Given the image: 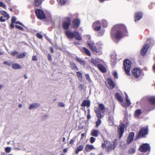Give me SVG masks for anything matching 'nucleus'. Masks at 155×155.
<instances>
[{
    "instance_id": "f257e3e1",
    "label": "nucleus",
    "mask_w": 155,
    "mask_h": 155,
    "mask_svg": "<svg viewBox=\"0 0 155 155\" xmlns=\"http://www.w3.org/2000/svg\"><path fill=\"white\" fill-rule=\"evenodd\" d=\"M127 32L126 28L122 24H117L112 28L111 37L114 40L118 41Z\"/></svg>"
},
{
    "instance_id": "f03ea898",
    "label": "nucleus",
    "mask_w": 155,
    "mask_h": 155,
    "mask_svg": "<svg viewBox=\"0 0 155 155\" xmlns=\"http://www.w3.org/2000/svg\"><path fill=\"white\" fill-rule=\"evenodd\" d=\"M87 43L90 49L93 51L97 52H101L103 45L101 42L97 43L96 46L95 45L94 42L91 41H88Z\"/></svg>"
},
{
    "instance_id": "7ed1b4c3",
    "label": "nucleus",
    "mask_w": 155,
    "mask_h": 155,
    "mask_svg": "<svg viewBox=\"0 0 155 155\" xmlns=\"http://www.w3.org/2000/svg\"><path fill=\"white\" fill-rule=\"evenodd\" d=\"M117 144V140H114L111 143L105 140L102 143V146L103 148H105L107 150H109L114 149Z\"/></svg>"
},
{
    "instance_id": "20e7f679",
    "label": "nucleus",
    "mask_w": 155,
    "mask_h": 155,
    "mask_svg": "<svg viewBox=\"0 0 155 155\" xmlns=\"http://www.w3.org/2000/svg\"><path fill=\"white\" fill-rule=\"evenodd\" d=\"M101 23L100 21L97 20L94 22L92 25V28L95 31H99L100 30L98 33L99 36H102L104 33L105 30L104 29H101Z\"/></svg>"
},
{
    "instance_id": "39448f33",
    "label": "nucleus",
    "mask_w": 155,
    "mask_h": 155,
    "mask_svg": "<svg viewBox=\"0 0 155 155\" xmlns=\"http://www.w3.org/2000/svg\"><path fill=\"white\" fill-rule=\"evenodd\" d=\"M126 95V103L123 102V99L122 97L118 93H117L115 94V96L117 99L120 102L122 103L121 105L123 107H127L129 106L131 103L128 99V96L127 94H125Z\"/></svg>"
},
{
    "instance_id": "423d86ee",
    "label": "nucleus",
    "mask_w": 155,
    "mask_h": 155,
    "mask_svg": "<svg viewBox=\"0 0 155 155\" xmlns=\"http://www.w3.org/2000/svg\"><path fill=\"white\" fill-rule=\"evenodd\" d=\"M132 63L129 60L126 59L124 62V65L125 72L127 75H130V70Z\"/></svg>"
},
{
    "instance_id": "0eeeda50",
    "label": "nucleus",
    "mask_w": 155,
    "mask_h": 155,
    "mask_svg": "<svg viewBox=\"0 0 155 155\" xmlns=\"http://www.w3.org/2000/svg\"><path fill=\"white\" fill-rule=\"evenodd\" d=\"M94 110L97 117V120L96 122V125L97 127H98L101 123V119L104 117V116L101 113L100 110L97 107H95Z\"/></svg>"
},
{
    "instance_id": "6e6552de",
    "label": "nucleus",
    "mask_w": 155,
    "mask_h": 155,
    "mask_svg": "<svg viewBox=\"0 0 155 155\" xmlns=\"http://www.w3.org/2000/svg\"><path fill=\"white\" fill-rule=\"evenodd\" d=\"M71 24V19L69 17L64 18L62 22L63 28L66 30L68 29Z\"/></svg>"
},
{
    "instance_id": "1a4fd4ad",
    "label": "nucleus",
    "mask_w": 155,
    "mask_h": 155,
    "mask_svg": "<svg viewBox=\"0 0 155 155\" xmlns=\"http://www.w3.org/2000/svg\"><path fill=\"white\" fill-rule=\"evenodd\" d=\"M148 130L147 128L145 127H142L139 132L137 137L139 138L144 137L145 135L148 134Z\"/></svg>"
},
{
    "instance_id": "9d476101",
    "label": "nucleus",
    "mask_w": 155,
    "mask_h": 155,
    "mask_svg": "<svg viewBox=\"0 0 155 155\" xmlns=\"http://www.w3.org/2000/svg\"><path fill=\"white\" fill-rule=\"evenodd\" d=\"M35 13L37 18L40 19H44L45 18V15L43 11L40 9H37L35 10Z\"/></svg>"
},
{
    "instance_id": "9b49d317",
    "label": "nucleus",
    "mask_w": 155,
    "mask_h": 155,
    "mask_svg": "<svg viewBox=\"0 0 155 155\" xmlns=\"http://www.w3.org/2000/svg\"><path fill=\"white\" fill-rule=\"evenodd\" d=\"M133 74L136 78H137L141 76L143 74L142 70L140 68H136L133 70Z\"/></svg>"
},
{
    "instance_id": "f8f14e48",
    "label": "nucleus",
    "mask_w": 155,
    "mask_h": 155,
    "mask_svg": "<svg viewBox=\"0 0 155 155\" xmlns=\"http://www.w3.org/2000/svg\"><path fill=\"white\" fill-rule=\"evenodd\" d=\"M150 149L149 145L147 144H144L140 146L139 148L141 152H145L149 150Z\"/></svg>"
},
{
    "instance_id": "ddd939ff",
    "label": "nucleus",
    "mask_w": 155,
    "mask_h": 155,
    "mask_svg": "<svg viewBox=\"0 0 155 155\" xmlns=\"http://www.w3.org/2000/svg\"><path fill=\"white\" fill-rule=\"evenodd\" d=\"M124 125L121 124L120 125L117 130L119 135V138H120L122 136L124 131Z\"/></svg>"
},
{
    "instance_id": "4468645a",
    "label": "nucleus",
    "mask_w": 155,
    "mask_h": 155,
    "mask_svg": "<svg viewBox=\"0 0 155 155\" xmlns=\"http://www.w3.org/2000/svg\"><path fill=\"white\" fill-rule=\"evenodd\" d=\"M149 46L150 45L148 44H146L143 46V48L140 51V53L142 55H145Z\"/></svg>"
},
{
    "instance_id": "2eb2a0df",
    "label": "nucleus",
    "mask_w": 155,
    "mask_h": 155,
    "mask_svg": "<svg viewBox=\"0 0 155 155\" xmlns=\"http://www.w3.org/2000/svg\"><path fill=\"white\" fill-rule=\"evenodd\" d=\"M143 13L141 12H137L135 13V21H138L142 17Z\"/></svg>"
},
{
    "instance_id": "dca6fc26",
    "label": "nucleus",
    "mask_w": 155,
    "mask_h": 155,
    "mask_svg": "<svg viewBox=\"0 0 155 155\" xmlns=\"http://www.w3.org/2000/svg\"><path fill=\"white\" fill-rule=\"evenodd\" d=\"M107 83L109 89H111L114 87L115 84L112 80L110 78H107Z\"/></svg>"
},
{
    "instance_id": "f3484780",
    "label": "nucleus",
    "mask_w": 155,
    "mask_h": 155,
    "mask_svg": "<svg viewBox=\"0 0 155 155\" xmlns=\"http://www.w3.org/2000/svg\"><path fill=\"white\" fill-rule=\"evenodd\" d=\"M134 137V132H131L129 134L127 139V143L128 144L132 141Z\"/></svg>"
},
{
    "instance_id": "a211bd4d",
    "label": "nucleus",
    "mask_w": 155,
    "mask_h": 155,
    "mask_svg": "<svg viewBox=\"0 0 155 155\" xmlns=\"http://www.w3.org/2000/svg\"><path fill=\"white\" fill-rule=\"evenodd\" d=\"M65 33L68 38H73L74 37V31L72 32L69 30H67L65 31Z\"/></svg>"
},
{
    "instance_id": "6ab92c4d",
    "label": "nucleus",
    "mask_w": 155,
    "mask_h": 155,
    "mask_svg": "<svg viewBox=\"0 0 155 155\" xmlns=\"http://www.w3.org/2000/svg\"><path fill=\"white\" fill-rule=\"evenodd\" d=\"M80 21L79 19H74L72 22L74 28L78 27L80 25Z\"/></svg>"
},
{
    "instance_id": "aec40b11",
    "label": "nucleus",
    "mask_w": 155,
    "mask_h": 155,
    "mask_svg": "<svg viewBox=\"0 0 155 155\" xmlns=\"http://www.w3.org/2000/svg\"><path fill=\"white\" fill-rule=\"evenodd\" d=\"M40 106L39 104L34 103L30 104L29 107V109L32 110L37 108Z\"/></svg>"
},
{
    "instance_id": "412c9836",
    "label": "nucleus",
    "mask_w": 155,
    "mask_h": 155,
    "mask_svg": "<svg viewBox=\"0 0 155 155\" xmlns=\"http://www.w3.org/2000/svg\"><path fill=\"white\" fill-rule=\"evenodd\" d=\"M74 37L78 40H81L82 38V37L80 34L79 33L76 31H74Z\"/></svg>"
},
{
    "instance_id": "4be33fe9",
    "label": "nucleus",
    "mask_w": 155,
    "mask_h": 155,
    "mask_svg": "<svg viewBox=\"0 0 155 155\" xmlns=\"http://www.w3.org/2000/svg\"><path fill=\"white\" fill-rule=\"evenodd\" d=\"M90 102L89 100H84L82 103L81 106L82 107L87 106L89 107L90 106Z\"/></svg>"
},
{
    "instance_id": "5701e85b",
    "label": "nucleus",
    "mask_w": 155,
    "mask_h": 155,
    "mask_svg": "<svg viewBox=\"0 0 155 155\" xmlns=\"http://www.w3.org/2000/svg\"><path fill=\"white\" fill-rule=\"evenodd\" d=\"M99 131L98 130L95 129L93 130L91 132V135L95 137H97L99 134Z\"/></svg>"
},
{
    "instance_id": "b1692460",
    "label": "nucleus",
    "mask_w": 155,
    "mask_h": 155,
    "mask_svg": "<svg viewBox=\"0 0 155 155\" xmlns=\"http://www.w3.org/2000/svg\"><path fill=\"white\" fill-rule=\"evenodd\" d=\"M91 62L95 66H97L99 64L100 60L99 59H91Z\"/></svg>"
},
{
    "instance_id": "393cba45",
    "label": "nucleus",
    "mask_w": 155,
    "mask_h": 155,
    "mask_svg": "<svg viewBox=\"0 0 155 155\" xmlns=\"http://www.w3.org/2000/svg\"><path fill=\"white\" fill-rule=\"evenodd\" d=\"M98 107L99 108L97 107L100 110L101 112V113H104L105 111V107L104 105L101 104H99L98 105Z\"/></svg>"
},
{
    "instance_id": "a878e982",
    "label": "nucleus",
    "mask_w": 155,
    "mask_h": 155,
    "mask_svg": "<svg viewBox=\"0 0 155 155\" xmlns=\"http://www.w3.org/2000/svg\"><path fill=\"white\" fill-rule=\"evenodd\" d=\"M42 2V0H34L33 5L36 6H40Z\"/></svg>"
},
{
    "instance_id": "bb28decb",
    "label": "nucleus",
    "mask_w": 155,
    "mask_h": 155,
    "mask_svg": "<svg viewBox=\"0 0 155 155\" xmlns=\"http://www.w3.org/2000/svg\"><path fill=\"white\" fill-rule=\"evenodd\" d=\"M94 148V147L92 145H87L85 147V150L87 151H89L91 150Z\"/></svg>"
},
{
    "instance_id": "cd10ccee",
    "label": "nucleus",
    "mask_w": 155,
    "mask_h": 155,
    "mask_svg": "<svg viewBox=\"0 0 155 155\" xmlns=\"http://www.w3.org/2000/svg\"><path fill=\"white\" fill-rule=\"evenodd\" d=\"M99 70L102 72H105L106 71V69L103 65L99 64L97 67Z\"/></svg>"
},
{
    "instance_id": "c85d7f7f",
    "label": "nucleus",
    "mask_w": 155,
    "mask_h": 155,
    "mask_svg": "<svg viewBox=\"0 0 155 155\" xmlns=\"http://www.w3.org/2000/svg\"><path fill=\"white\" fill-rule=\"evenodd\" d=\"M27 53L24 52L22 53H21L18 55H17L16 57L17 58L20 59L24 58L27 55Z\"/></svg>"
},
{
    "instance_id": "c756f323",
    "label": "nucleus",
    "mask_w": 155,
    "mask_h": 155,
    "mask_svg": "<svg viewBox=\"0 0 155 155\" xmlns=\"http://www.w3.org/2000/svg\"><path fill=\"white\" fill-rule=\"evenodd\" d=\"M12 68L14 69H17L21 68V67L17 63H15L12 65Z\"/></svg>"
},
{
    "instance_id": "7c9ffc66",
    "label": "nucleus",
    "mask_w": 155,
    "mask_h": 155,
    "mask_svg": "<svg viewBox=\"0 0 155 155\" xmlns=\"http://www.w3.org/2000/svg\"><path fill=\"white\" fill-rule=\"evenodd\" d=\"M0 12L1 14L2 15H3L5 17L7 18V19H8L9 18V15L6 12L4 11H0Z\"/></svg>"
},
{
    "instance_id": "2f4dec72",
    "label": "nucleus",
    "mask_w": 155,
    "mask_h": 155,
    "mask_svg": "<svg viewBox=\"0 0 155 155\" xmlns=\"http://www.w3.org/2000/svg\"><path fill=\"white\" fill-rule=\"evenodd\" d=\"M82 51L88 56H90L91 55V54L90 51L86 48H83L82 49Z\"/></svg>"
},
{
    "instance_id": "473e14b6",
    "label": "nucleus",
    "mask_w": 155,
    "mask_h": 155,
    "mask_svg": "<svg viewBox=\"0 0 155 155\" xmlns=\"http://www.w3.org/2000/svg\"><path fill=\"white\" fill-rule=\"evenodd\" d=\"M149 100L150 102L152 104H155V97H149Z\"/></svg>"
},
{
    "instance_id": "72a5a7b5",
    "label": "nucleus",
    "mask_w": 155,
    "mask_h": 155,
    "mask_svg": "<svg viewBox=\"0 0 155 155\" xmlns=\"http://www.w3.org/2000/svg\"><path fill=\"white\" fill-rule=\"evenodd\" d=\"M141 113V111L140 109L137 110L135 112V116L136 117H138Z\"/></svg>"
},
{
    "instance_id": "f704fd0d",
    "label": "nucleus",
    "mask_w": 155,
    "mask_h": 155,
    "mask_svg": "<svg viewBox=\"0 0 155 155\" xmlns=\"http://www.w3.org/2000/svg\"><path fill=\"white\" fill-rule=\"evenodd\" d=\"M101 23L104 28H106L108 26V23L105 20H102L101 21Z\"/></svg>"
},
{
    "instance_id": "c9c22d12",
    "label": "nucleus",
    "mask_w": 155,
    "mask_h": 155,
    "mask_svg": "<svg viewBox=\"0 0 155 155\" xmlns=\"http://www.w3.org/2000/svg\"><path fill=\"white\" fill-rule=\"evenodd\" d=\"M84 147L82 145L79 146L75 151V153L77 154L80 151L82 150L83 149Z\"/></svg>"
},
{
    "instance_id": "e433bc0d",
    "label": "nucleus",
    "mask_w": 155,
    "mask_h": 155,
    "mask_svg": "<svg viewBox=\"0 0 155 155\" xmlns=\"http://www.w3.org/2000/svg\"><path fill=\"white\" fill-rule=\"evenodd\" d=\"M76 60L77 61L79 62V63H80L81 64H82L83 65H84L85 64L84 61L83 60H82L80 58L77 57L76 58Z\"/></svg>"
},
{
    "instance_id": "4c0bfd02",
    "label": "nucleus",
    "mask_w": 155,
    "mask_h": 155,
    "mask_svg": "<svg viewBox=\"0 0 155 155\" xmlns=\"http://www.w3.org/2000/svg\"><path fill=\"white\" fill-rule=\"evenodd\" d=\"M85 77L89 83H91L92 82V81L91 80L89 74H86L85 75Z\"/></svg>"
},
{
    "instance_id": "58836bf2",
    "label": "nucleus",
    "mask_w": 155,
    "mask_h": 155,
    "mask_svg": "<svg viewBox=\"0 0 155 155\" xmlns=\"http://www.w3.org/2000/svg\"><path fill=\"white\" fill-rule=\"evenodd\" d=\"M77 75L78 77L81 79L82 78V75L81 73L79 72H77Z\"/></svg>"
},
{
    "instance_id": "ea45409f",
    "label": "nucleus",
    "mask_w": 155,
    "mask_h": 155,
    "mask_svg": "<svg viewBox=\"0 0 155 155\" xmlns=\"http://www.w3.org/2000/svg\"><path fill=\"white\" fill-rule=\"evenodd\" d=\"M90 142L91 143H94L96 140L95 138L93 137H91L90 138Z\"/></svg>"
},
{
    "instance_id": "a19ab883",
    "label": "nucleus",
    "mask_w": 155,
    "mask_h": 155,
    "mask_svg": "<svg viewBox=\"0 0 155 155\" xmlns=\"http://www.w3.org/2000/svg\"><path fill=\"white\" fill-rule=\"evenodd\" d=\"M5 150L6 152L9 153L11 151V148L10 147H7L5 148Z\"/></svg>"
},
{
    "instance_id": "79ce46f5",
    "label": "nucleus",
    "mask_w": 155,
    "mask_h": 155,
    "mask_svg": "<svg viewBox=\"0 0 155 155\" xmlns=\"http://www.w3.org/2000/svg\"><path fill=\"white\" fill-rule=\"evenodd\" d=\"M76 140V137H74L71 140L70 142H69V144H73L74 143V141H75Z\"/></svg>"
},
{
    "instance_id": "37998d69",
    "label": "nucleus",
    "mask_w": 155,
    "mask_h": 155,
    "mask_svg": "<svg viewBox=\"0 0 155 155\" xmlns=\"http://www.w3.org/2000/svg\"><path fill=\"white\" fill-rule=\"evenodd\" d=\"M59 1L60 3L62 5H64L67 2V0H57Z\"/></svg>"
},
{
    "instance_id": "c03bdc74",
    "label": "nucleus",
    "mask_w": 155,
    "mask_h": 155,
    "mask_svg": "<svg viewBox=\"0 0 155 155\" xmlns=\"http://www.w3.org/2000/svg\"><path fill=\"white\" fill-rule=\"evenodd\" d=\"M0 7H3L4 8H5L6 7L5 5L2 2H0Z\"/></svg>"
},
{
    "instance_id": "a18cd8bd",
    "label": "nucleus",
    "mask_w": 155,
    "mask_h": 155,
    "mask_svg": "<svg viewBox=\"0 0 155 155\" xmlns=\"http://www.w3.org/2000/svg\"><path fill=\"white\" fill-rule=\"evenodd\" d=\"M108 120L109 122H113V116H110L108 118Z\"/></svg>"
},
{
    "instance_id": "49530a36",
    "label": "nucleus",
    "mask_w": 155,
    "mask_h": 155,
    "mask_svg": "<svg viewBox=\"0 0 155 155\" xmlns=\"http://www.w3.org/2000/svg\"><path fill=\"white\" fill-rule=\"evenodd\" d=\"M17 18H16L15 17H13L12 18V22L13 23H15V22H16Z\"/></svg>"
},
{
    "instance_id": "de8ad7c7",
    "label": "nucleus",
    "mask_w": 155,
    "mask_h": 155,
    "mask_svg": "<svg viewBox=\"0 0 155 155\" xmlns=\"http://www.w3.org/2000/svg\"><path fill=\"white\" fill-rule=\"evenodd\" d=\"M135 151L134 149L133 148H131L129 150V153L131 154H133L134 153Z\"/></svg>"
},
{
    "instance_id": "09e8293b",
    "label": "nucleus",
    "mask_w": 155,
    "mask_h": 155,
    "mask_svg": "<svg viewBox=\"0 0 155 155\" xmlns=\"http://www.w3.org/2000/svg\"><path fill=\"white\" fill-rule=\"evenodd\" d=\"M11 54L13 55V56H16L17 55V54H18V52L16 51H14L13 52H12L11 53Z\"/></svg>"
},
{
    "instance_id": "8fccbe9b",
    "label": "nucleus",
    "mask_w": 155,
    "mask_h": 155,
    "mask_svg": "<svg viewBox=\"0 0 155 155\" xmlns=\"http://www.w3.org/2000/svg\"><path fill=\"white\" fill-rule=\"evenodd\" d=\"M113 76L114 78L116 79H117L118 78V74L117 72H114L113 73Z\"/></svg>"
},
{
    "instance_id": "3c124183",
    "label": "nucleus",
    "mask_w": 155,
    "mask_h": 155,
    "mask_svg": "<svg viewBox=\"0 0 155 155\" xmlns=\"http://www.w3.org/2000/svg\"><path fill=\"white\" fill-rule=\"evenodd\" d=\"M15 26L18 29H19L21 30H24V29L23 28L21 27V26L18 25H15Z\"/></svg>"
},
{
    "instance_id": "603ef678",
    "label": "nucleus",
    "mask_w": 155,
    "mask_h": 155,
    "mask_svg": "<svg viewBox=\"0 0 155 155\" xmlns=\"http://www.w3.org/2000/svg\"><path fill=\"white\" fill-rule=\"evenodd\" d=\"M36 36L38 38L41 39L42 38L43 36L40 33H37L36 34Z\"/></svg>"
},
{
    "instance_id": "864d4df0",
    "label": "nucleus",
    "mask_w": 155,
    "mask_h": 155,
    "mask_svg": "<svg viewBox=\"0 0 155 155\" xmlns=\"http://www.w3.org/2000/svg\"><path fill=\"white\" fill-rule=\"evenodd\" d=\"M58 105L59 106L61 107H64L65 106V105L62 102H59L58 103Z\"/></svg>"
},
{
    "instance_id": "5fc2aeb1",
    "label": "nucleus",
    "mask_w": 155,
    "mask_h": 155,
    "mask_svg": "<svg viewBox=\"0 0 155 155\" xmlns=\"http://www.w3.org/2000/svg\"><path fill=\"white\" fill-rule=\"evenodd\" d=\"M4 64L7 65L8 66L11 65V64L9 62L7 61H5L4 62Z\"/></svg>"
},
{
    "instance_id": "6e6d98bb",
    "label": "nucleus",
    "mask_w": 155,
    "mask_h": 155,
    "mask_svg": "<svg viewBox=\"0 0 155 155\" xmlns=\"http://www.w3.org/2000/svg\"><path fill=\"white\" fill-rule=\"evenodd\" d=\"M79 87L81 90H82L84 89V86L83 84H80L79 86Z\"/></svg>"
},
{
    "instance_id": "4d7b16f0",
    "label": "nucleus",
    "mask_w": 155,
    "mask_h": 155,
    "mask_svg": "<svg viewBox=\"0 0 155 155\" xmlns=\"http://www.w3.org/2000/svg\"><path fill=\"white\" fill-rule=\"evenodd\" d=\"M5 19L3 18V17L2 16H1L0 18V21L1 22H5Z\"/></svg>"
},
{
    "instance_id": "13d9d810",
    "label": "nucleus",
    "mask_w": 155,
    "mask_h": 155,
    "mask_svg": "<svg viewBox=\"0 0 155 155\" xmlns=\"http://www.w3.org/2000/svg\"><path fill=\"white\" fill-rule=\"evenodd\" d=\"M37 58L36 56H33L32 58V60L33 61H35L37 60Z\"/></svg>"
},
{
    "instance_id": "bf43d9fd",
    "label": "nucleus",
    "mask_w": 155,
    "mask_h": 155,
    "mask_svg": "<svg viewBox=\"0 0 155 155\" xmlns=\"http://www.w3.org/2000/svg\"><path fill=\"white\" fill-rule=\"evenodd\" d=\"M15 23L18 24L22 26H23V24L22 23H21L19 21H16V22H15Z\"/></svg>"
},
{
    "instance_id": "052dcab7",
    "label": "nucleus",
    "mask_w": 155,
    "mask_h": 155,
    "mask_svg": "<svg viewBox=\"0 0 155 155\" xmlns=\"http://www.w3.org/2000/svg\"><path fill=\"white\" fill-rule=\"evenodd\" d=\"M14 23L11 22V25H10V27L12 28H13L14 27V24H13Z\"/></svg>"
},
{
    "instance_id": "680f3d73",
    "label": "nucleus",
    "mask_w": 155,
    "mask_h": 155,
    "mask_svg": "<svg viewBox=\"0 0 155 155\" xmlns=\"http://www.w3.org/2000/svg\"><path fill=\"white\" fill-rule=\"evenodd\" d=\"M48 59L49 61H51V55L50 54H48Z\"/></svg>"
},
{
    "instance_id": "e2e57ef3",
    "label": "nucleus",
    "mask_w": 155,
    "mask_h": 155,
    "mask_svg": "<svg viewBox=\"0 0 155 155\" xmlns=\"http://www.w3.org/2000/svg\"><path fill=\"white\" fill-rule=\"evenodd\" d=\"M114 58H113V55H112L111 56V59H114V60L113 61H116V58H115V56H114Z\"/></svg>"
},
{
    "instance_id": "0e129e2a",
    "label": "nucleus",
    "mask_w": 155,
    "mask_h": 155,
    "mask_svg": "<svg viewBox=\"0 0 155 155\" xmlns=\"http://www.w3.org/2000/svg\"><path fill=\"white\" fill-rule=\"evenodd\" d=\"M48 116V115H45L43 116L42 118L43 119H46L47 118Z\"/></svg>"
},
{
    "instance_id": "69168bd1",
    "label": "nucleus",
    "mask_w": 155,
    "mask_h": 155,
    "mask_svg": "<svg viewBox=\"0 0 155 155\" xmlns=\"http://www.w3.org/2000/svg\"><path fill=\"white\" fill-rule=\"evenodd\" d=\"M50 50L51 53H53L54 52V49L52 47L50 48Z\"/></svg>"
},
{
    "instance_id": "338daca9",
    "label": "nucleus",
    "mask_w": 155,
    "mask_h": 155,
    "mask_svg": "<svg viewBox=\"0 0 155 155\" xmlns=\"http://www.w3.org/2000/svg\"><path fill=\"white\" fill-rule=\"evenodd\" d=\"M4 87V86L2 84H0V90H1Z\"/></svg>"
},
{
    "instance_id": "774afa93",
    "label": "nucleus",
    "mask_w": 155,
    "mask_h": 155,
    "mask_svg": "<svg viewBox=\"0 0 155 155\" xmlns=\"http://www.w3.org/2000/svg\"><path fill=\"white\" fill-rule=\"evenodd\" d=\"M87 117L88 119H90L91 117V115L90 114H88L87 116Z\"/></svg>"
}]
</instances>
